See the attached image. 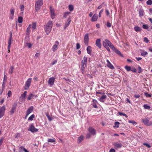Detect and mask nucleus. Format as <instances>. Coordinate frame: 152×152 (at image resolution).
Returning a JSON list of instances; mask_svg holds the SVG:
<instances>
[{"mask_svg":"<svg viewBox=\"0 0 152 152\" xmlns=\"http://www.w3.org/2000/svg\"><path fill=\"white\" fill-rule=\"evenodd\" d=\"M53 25V22L51 21H49L44 26V30L47 34H49L50 32Z\"/></svg>","mask_w":152,"mask_h":152,"instance_id":"nucleus-1","label":"nucleus"},{"mask_svg":"<svg viewBox=\"0 0 152 152\" xmlns=\"http://www.w3.org/2000/svg\"><path fill=\"white\" fill-rule=\"evenodd\" d=\"M102 44L104 47L109 46L111 49L114 48V45L107 39H105L103 41Z\"/></svg>","mask_w":152,"mask_h":152,"instance_id":"nucleus-2","label":"nucleus"},{"mask_svg":"<svg viewBox=\"0 0 152 152\" xmlns=\"http://www.w3.org/2000/svg\"><path fill=\"white\" fill-rule=\"evenodd\" d=\"M43 4L42 0H38L35 3V9L37 11L40 8L41 6Z\"/></svg>","mask_w":152,"mask_h":152,"instance_id":"nucleus-3","label":"nucleus"},{"mask_svg":"<svg viewBox=\"0 0 152 152\" xmlns=\"http://www.w3.org/2000/svg\"><path fill=\"white\" fill-rule=\"evenodd\" d=\"M28 130L31 132L32 133L37 132L38 131V129L35 128L34 126V124H32L29 126Z\"/></svg>","mask_w":152,"mask_h":152,"instance_id":"nucleus-4","label":"nucleus"},{"mask_svg":"<svg viewBox=\"0 0 152 152\" xmlns=\"http://www.w3.org/2000/svg\"><path fill=\"white\" fill-rule=\"evenodd\" d=\"M32 81V78H29L28 79L25 83V90H28V89L29 87L31 85V83Z\"/></svg>","mask_w":152,"mask_h":152,"instance_id":"nucleus-5","label":"nucleus"},{"mask_svg":"<svg viewBox=\"0 0 152 152\" xmlns=\"http://www.w3.org/2000/svg\"><path fill=\"white\" fill-rule=\"evenodd\" d=\"M59 45V42L58 41H56L55 42L52 48V50L53 52H55L57 50Z\"/></svg>","mask_w":152,"mask_h":152,"instance_id":"nucleus-6","label":"nucleus"},{"mask_svg":"<svg viewBox=\"0 0 152 152\" xmlns=\"http://www.w3.org/2000/svg\"><path fill=\"white\" fill-rule=\"evenodd\" d=\"M5 110V106L0 107V118H2L4 115Z\"/></svg>","mask_w":152,"mask_h":152,"instance_id":"nucleus-7","label":"nucleus"},{"mask_svg":"<svg viewBox=\"0 0 152 152\" xmlns=\"http://www.w3.org/2000/svg\"><path fill=\"white\" fill-rule=\"evenodd\" d=\"M142 121L144 124L146 125L149 126L152 125V122L149 121L148 118L142 119Z\"/></svg>","mask_w":152,"mask_h":152,"instance_id":"nucleus-8","label":"nucleus"},{"mask_svg":"<svg viewBox=\"0 0 152 152\" xmlns=\"http://www.w3.org/2000/svg\"><path fill=\"white\" fill-rule=\"evenodd\" d=\"M50 12L51 18L52 19L54 18L56 16L54 10L51 7H50Z\"/></svg>","mask_w":152,"mask_h":152,"instance_id":"nucleus-9","label":"nucleus"},{"mask_svg":"<svg viewBox=\"0 0 152 152\" xmlns=\"http://www.w3.org/2000/svg\"><path fill=\"white\" fill-rule=\"evenodd\" d=\"M55 78L54 77H51L50 78L48 81V83L50 86H52L54 84Z\"/></svg>","mask_w":152,"mask_h":152,"instance_id":"nucleus-10","label":"nucleus"},{"mask_svg":"<svg viewBox=\"0 0 152 152\" xmlns=\"http://www.w3.org/2000/svg\"><path fill=\"white\" fill-rule=\"evenodd\" d=\"M88 34H86L85 35L84 39V42L85 43V44L86 45H88Z\"/></svg>","mask_w":152,"mask_h":152,"instance_id":"nucleus-11","label":"nucleus"},{"mask_svg":"<svg viewBox=\"0 0 152 152\" xmlns=\"http://www.w3.org/2000/svg\"><path fill=\"white\" fill-rule=\"evenodd\" d=\"M90 134L91 135H94L96 134V130L92 127H90L88 129Z\"/></svg>","mask_w":152,"mask_h":152,"instance_id":"nucleus-12","label":"nucleus"},{"mask_svg":"<svg viewBox=\"0 0 152 152\" xmlns=\"http://www.w3.org/2000/svg\"><path fill=\"white\" fill-rule=\"evenodd\" d=\"M114 48L113 49H112L116 53L118 54L119 56H120L122 57H124V56L123 54L121 53L114 46Z\"/></svg>","mask_w":152,"mask_h":152,"instance_id":"nucleus-13","label":"nucleus"},{"mask_svg":"<svg viewBox=\"0 0 152 152\" xmlns=\"http://www.w3.org/2000/svg\"><path fill=\"white\" fill-rule=\"evenodd\" d=\"M107 63V66L109 68H110L111 69H114V67L111 63L110 61L108 60H107L106 61Z\"/></svg>","mask_w":152,"mask_h":152,"instance_id":"nucleus-14","label":"nucleus"},{"mask_svg":"<svg viewBox=\"0 0 152 152\" xmlns=\"http://www.w3.org/2000/svg\"><path fill=\"white\" fill-rule=\"evenodd\" d=\"M96 45L99 48H101L102 47V45L101 43V39H97L96 42Z\"/></svg>","mask_w":152,"mask_h":152,"instance_id":"nucleus-15","label":"nucleus"},{"mask_svg":"<svg viewBox=\"0 0 152 152\" xmlns=\"http://www.w3.org/2000/svg\"><path fill=\"white\" fill-rule=\"evenodd\" d=\"M33 110V106H31L27 110L26 112V116H27L30 113H31Z\"/></svg>","mask_w":152,"mask_h":152,"instance_id":"nucleus-16","label":"nucleus"},{"mask_svg":"<svg viewBox=\"0 0 152 152\" xmlns=\"http://www.w3.org/2000/svg\"><path fill=\"white\" fill-rule=\"evenodd\" d=\"M98 16L97 14H94L92 17L91 20L93 22H95L96 21L98 20Z\"/></svg>","mask_w":152,"mask_h":152,"instance_id":"nucleus-17","label":"nucleus"},{"mask_svg":"<svg viewBox=\"0 0 152 152\" xmlns=\"http://www.w3.org/2000/svg\"><path fill=\"white\" fill-rule=\"evenodd\" d=\"M14 11V10L13 9H11L10 10V13L11 15L10 17V18L11 20L13 18Z\"/></svg>","mask_w":152,"mask_h":152,"instance_id":"nucleus-18","label":"nucleus"},{"mask_svg":"<svg viewBox=\"0 0 152 152\" xmlns=\"http://www.w3.org/2000/svg\"><path fill=\"white\" fill-rule=\"evenodd\" d=\"M71 22V20L70 18H69L68 19L67 21L66 22L65 26H64V28L65 29L70 24Z\"/></svg>","mask_w":152,"mask_h":152,"instance_id":"nucleus-19","label":"nucleus"},{"mask_svg":"<svg viewBox=\"0 0 152 152\" xmlns=\"http://www.w3.org/2000/svg\"><path fill=\"white\" fill-rule=\"evenodd\" d=\"M107 96L106 95H103L101 97L99 98V100L102 102H104L106 99Z\"/></svg>","mask_w":152,"mask_h":152,"instance_id":"nucleus-20","label":"nucleus"},{"mask_svg":"<svg viewBox=\"0 0 152 152\" xmlns=\"http://www.w3.org/2000/svg\"><path fill=\"white\" fill-rule=\"evenodd\" d=\"M27 91H25L23 94H22L20 96V99L23 100H25L26 95Z\"/></svg>","mask_w":152,"mask_h":152,"instance_id":"nucleus-21","label":"nucleus"},{"mask_svg":"<svg viewBox=\"0 0 152 152\" xmlns=\"http://www.w3.org/2000/svg\"><path fill=\"white\" fill-rule=\"evenodd\" d=\"M31 24H29L27 28L26 34L28 35L30 34L31 31Z\"/></svg>","mask_w":152,"mask_h":152,"instance_id":"nucleus-22","label":"nucleus"},{"mask_svg":"<svg viewBox=\"0 0 152 152\" xmlns=\"http://www.w3.org/2000/svg\"><path fill=\"white\" fill-rule=\"evenodd\" d=\"M87 57L86 56H85L83 57V60L81 61V63L87 64Z\"/></svg>","mask_w":152,"mask_h":152,"instance_id":"nucleus-23","label":"nucleus"},{"mask_svg":"<svg viewBox=\"0 0 152 152\" xmlns=\"http://www.w3.org/2000/svg\"><path fill=\"white\" fill-rule=\"evenodd\" d=\"M86 65L87 64H86L81 63V70L82 71V73L83 74L84 73V69H85V66H86Z\"/></svg>","mask_w":152,"mask_h":152,"instance_id":"nucleus-24","label":"nucleus"},{"mask_svg":"<svg viewBox=\"0 0 152 152\" xmlns=\"http://www.w3.org/2000/svg\"><path fill=\"white\" fill-rule=\"evenodd\" d=\"M34 96V94L31 93L30 94L28 95V97L27 98V99L28 100H30L31 99H33Z\"/></svg>","mask_w":152,"mask_h":152,"instance_id":"nucleus-25","label":"nucleus"},{"mask_svg":"<svg viewBox=\"0 0 152 152\" xmlns=\"http://www.w3.org/2000/svg\"><path fill=\"white\" fill-rule=\"evenodd\" d=\"M64 79L68 83L70 84L71 85H72L73 84V82L71 81L69 79L66 78H64Z\"/></svg>","mask_w":152,"mask_h":152,"instance_id":"nucleus-26","label":"nucleus"},{"mask_svg":"<svg viewBox=\"0 0 152 152\" xmlns=\"http://www.w3.org/2000/svg\"><path fill=\"white\" fill-rule=\"evenodd\" d=\"M144 12L143 10L140 9L139 11V16L140 17H142L144 15Z\"/></svg>","mask_w":152,"mask_h":152,"instance_id":"nucleus-27","label":"nucleus"},{"mask_svg":"<svg viewBox=\"0 0 152 152\" xmlns=\"http://www.w3.org/2000/svg\"><path fill=\"white\" fill-rule=\"evenodd\" d=\"M114 145V146L116 148H120L122 146L121 144L118 142L115 143Z\"/></svg>","mask_w":152,"mask_h":152,"instance_id":"nucleus-28","label":"nucleus"},{"mask_svg":"<svg viewBox=\"0 0 152 152\" xmlns=\"http://www.w3.org/2000/svg\"><path fill=\"white\" fill-rule=\"evenodd\" d=\"M87 53L90 54L91 52V47L90 46H88L87 48Z\"/></svg>","mask_w":152,"mask_h":152,"instance_id":"nucleus-29","label":"nucleus"},{"mask_svg":"<svg viewBox=\"0 0 152 152\" xmlns=\"http://www.w3.org/2000/svg\"><path fill=\"white\" fill-rule=\"evenodd\" d=\"M134 30L137 32L140 31H141V28L138 26H136L134 27Z\"/></svg>","mask_w":152,"mask_h":152,"instance_id":"nucleus-30","label":"nucleus"},{"mask_svg":"<svg viewBox=\"0 0 152 152\" xmlns=\"http://www.w3.org/2000/svg\"><path fill=\"white\" fill-rule=\"evenodd\" d=\"M14 69V67L13 66H10L9 70V73L10 74H12L13 72Z\"/></svg>","mask_w":152,"mask_h":152,"instance_id":"nucleus-31","label":"nucleus"},{"mask_svg":"<svg viewBox=\"0 0 152 152\" xmlns=\"http://www.w3.org/2000/svg\"><path fill=\"white\" fill-rule=\"evenodd\" d=\"M48 141L49 142H56V140L54 138H53L52 139H48Z\"/></svg>","mask_w":152,"mask_h":152,"instance_id":"nucleus-32","label":"nucleus"},{"mask_svg":"<svg viewBox=\"0 0 152 152\" xmlns=\"http://www.w3.org/2000/svg\"><path fill=\"white\" fill-rule=\"evenodd\" d=\"M83 139V136H80L78 138L77 142L78 143L80 142Z\"/></svg>","mask_w":152,"mask_h":152,"instance_id":"nucleus-33","label":"nucleus"},{"mask_svg":"<svg viewBox=\"0 0 152 152\" xmlns=\"http://www.w3.org/2000/svg\"><path fill=\"white\" fill-rule=\"evenodd\" d=\"M68 8L70 11H72L74 10V6L70 4L68 6Z\"/></svg>","mask_w":152,"mask_h":152,"instance_id":"nucleus-34","label":"nucleus"},{"mask_svg":"<svg viewBox=\"0 0 152 152\" xmlns=\"http://www.w3.org/2000/svg\"><path fill=\"white\" fill-rule=\"evenodd\" d=\"M33 44L31 43L26 42L25 43L26 46H27L29 48H30L31 47Z\"/></svg>","mask_w":152,"mask_h":152,"instance_id":"nucleus-35","label":"nucleus"},{"mask_svg":"<svg viewBox=\"0 0 152 152\" xmlns=\"http://www.w3.org/2000/svg\"><path fill=\"white\" fill-rule=\"evenodd\" d=\"M12 34H11V35L9 38L8 41V45H11L12 43Z\"/></svg>","mask_w":152,"mask_h":152,"instance_id":"nucleus-36","label":"nucleus"},{"mask_svg":"<svg viewBox=\"0 0 152 152\" xmlns=\"http://www.w3.org/2000/svg\"><path fill=\"white\" fill-rule=\"evenodd\" d=\"M31 26L32 29L33 30L36 29V23L35 22L32 23L31 25Z\"/></svg>","mask_w":152,"mask_h":152,"instance_id":"nucleus-37","label":"nucleus"},{"mask_svg":"<svg viewBox=\"0 0 152 152\" xmlns=\"http://www.w3.org/2000/svg\"><path fill=\"white\" fill-rule=\"evenodd\" d=\"M35 115L34 114H32L28 118V121H31L33 120V119L34 118Z\"/></svg>","mask_w":152,"mask_h":152,"instance_id":"nucleus-38","label":"nucleus"},{"mask_svg":"<svg viewBox=\"0 0 152 152\" xmlns=\"http://www.w3.org/2000/svg\"><path fill=\"white\" fill-rule=\"evenodd\" d=\"M125 69H126V70L128 71H130L131 70V68L130 66H125Z\"/></svg>","mask_w":152,"mask_h":152,"instance_id":"nucleus-39","label":"nucleus"},{"mask_svg":"<svg viewBox=\"0 0 152 152\" xmlns=\"http://www.w3.org/2000/svg\"><path fill=\"white\" fill-rule=\"evenodd\" d=\"M99 94H100L102 95H103L104 94V92L103 91H100V92H97L96 93V95L97 96L99 97L100 96L98 95Z\"/></svg>","mask_w":152,"mask_h":152,"instance_id":"nucleus-40","label":"nucleus"},{"mask_svg":"<svg viewBox=\"0 0 152 152\" xmlns=\"http://www.w3.org/2000/svg\"><path fill=\"white\" fill-rule=\"evenodd\" d=\"M23 18L21 17H19L18 18V22L19 23H22L23 22Z\"/></svg>","mask_w":152,"mask_h":152,"instance_id":"nucleus-41","label":"nucleus"},{"mask_svg":"<svg viewBox=\"0 0 152 152\" xmlns=\"http://www.w3.org/2000/svg\"><path fill=\"white\" fill-rule=\"evenodd\" d=\"M115 126H114V128H118L119 126V125L120 124V123L118 122H115Z\"/></svg>","mask_w":152,"mask_h":152,"instance_id":"nucleus-42","label":"nucleus"},{"mask_svg":"<svg viewBox=\"0 0 152 152\" xmlns=\"http://www.w3.org/2000/svg\"><path fill=\"white\" fill-rule=\"evenodd\" d=\"M15 110V107H12V108L10 112L11 114H13L14 113Z\"/></svg>","mask_w":152,"mask_h":152,"instance_id":"nucleus-43","label":"nucleus"},{"mask_svg":"<svg viewBox=\"0 0 152 152\" xmlns=\"http://www.w3.org/2000/svg\"><path fill=\"white\" fill-rule=\"evenodd\" d=\"M19 149L20 152H23L25 150V148L23 147H20L19 148Z\"/></svg>","mask_w":152,"mask_h":152,"instance_id":"nucleus-44","label":"nucleus"},{"mask_svg":"<svg viewBox=\"0 0 152 152\" xmlns=\"http://www.w3.org/2000/svg\"><path fill=\"white\" fill-rule=\"evenodd\" d=\"M70 13L69 12H66L64 13V18H66L67 17L68 15L70 14Z\"/></svg>","mask_w":152,"mask_h":152,"instance_id":"nucleus-45","label":"nucleus"},{"mask_svg":"<svg viewBox=\"0 0 152 152\" xmlns=\"http://www.w3.org/2000/svg\"><path fill=\"white\" fill-rule=\"evenodd\" d=\"M141 54L142 56H145L148 54V53L146 51H144L142 52Z\"/></svg>","mask_w":152,"mask_h":152,"instance_id":"nucleus-46","label":"nucleus"},{"mask_svg":"<svg viewBox=\"0 0 152 152\" xmlns=\"http://www.w3.org/2000/svg\"><path fill=\"white\" fill-rule=\"evenodd\" d=\"M12 95V92L11 91H8L7 93V96L8 97L7 98H9L10 96H11Z\"/></svg>","mask_w":152,"mask_h":152,"instance_id":"nucleus-47","label":"nucleus"},{"mask_svg":"<svg viewBox=\"0 0 152 152\" xmlns=\"http://www.w3.org/2000/svg\"><path fill=\"white\" fill-rule=\"evenodd\" d=\"M144 107L146 109H149L150 108V107L148 104H144L143 105Z\"/></svg>","mask_w":152,"mask_h":152,"instance_id":"nucleus-48","label":"nucleus"},{"mask_svg":"<svg viewBox=\"0 0 152 152\" xmlns=\"http://www.w3.org/2000/svg\"><path fill=\"white\" fill-rule=\"evenodd\" d=\"M20 10L21 11H22V13H23V11L24 10V6L23 5H20Z\"/></svg>","mask_w":152,"mask_h":152,"instance_id":"nucleus-49","label":"nucleus"},{"mask_svg":"<svg viewBox=\"0 0 152 152\" xmlns=\"http://www.w3.org/2000/svg\"><path fill=\"white\" fill-rule=\"evenodd\" d=\"M118 114L119 115L121 116L123 115L124 116L126 117H128L127 115L125 113H123L121 112H119Z\"/></svg>","mask_w":152,"mask_h":152,"instance_id":"nucleus-50","label":"nucleus"},{"mask_svg":"<svg viewBox=\"0 0 152 152\" xmlns=\"http://www.w3.org/2000/svg\"><path fill=\"white\" fill-rule=\"evenodd\" d=\"M142 28L146 29H147L148 28V26L147 25L144 24L142 26Z\"/></svg>","mask_w":152,"mask_h":152,"instance_id":"nucleus-51","label":"nucleus"},{"mask_svg":"<svg viewBox=\"0 0 152 152\" xmlns=\"http://www.w3.org/2000/svg\"><path fill=\"white\" fill-rule=\"evenodd\" d=\"M148 5H151L152 4V1L151 0H148L146 2Z\"/></svg>","mask_w":152,"mask_h":152,"instance_id":"nucleus-52","label":"nucleus"},{"mask_svg":"<svg viewBox=\"0 0 152 152\" xmlns=\"http://www.w3.org/2000/svg\"><path fill=\"white\" fill-rule=\"evenodd\" d=\"M128 122L129 123H131L133 124H137L136 122L134 121H129Z\"/></svg>","mask_w":152,"mask_h":152,"instance_id":"nucleus-53","label":"nucleus"},{"mask_svg":"<svg viewBox=\"0 0 152 152\" xmlns=\"http://www.w3.org/2000/svg\"><path fill=\"white\" fill-rule=\"evenodd\" d=\"M21 134L20 133H17L15 134V137H20Z\"/></svg>","mask_w":152,"mask_h":152,"instance_id":"nucleus-54","label":"nucleus"},{"mask_svg":"<svg viewBox=\"0 0 152 152\" xmlns=\"http://www.w3.org/2000/svg\"><path fill=\"white\" fill-rule=\"evenodd\" d=\"M137 70L138 73H140L142 71V68L140 66H139L138 67Z\"/></svg>","mask_w":152,"mask_h":152,"instance_id":"nucleus-55","label":"nucleus"},{"mask_svg":"<svg viewBox=\"0 0 152 152\" xmlns=\"http://www.w3.org/2000/svg\"><path fill=\"white\" fill-rule=\"evenodd\" d=\"M46 116H47L48 120L49 121H51L52 120V118L48 114L46 115Z\"/></svg>","mask_w":152,"mask_h":152,"instance_id":"nucleus-56","label":"nucleus"},{"mask_svg":"<svg viewBox=\"0 0 152 152\" xmlns=\"http://www.w3.org/2000/svg\"><path fill=\"white\" fill-rule=\"evenodd\" d=\"M143 145H145L146 146H147L148 148H150L151 147V145L149 144H148L146 143H144Z\"/></svg>","mask_w":152,"mask_h":152,"instance_id":"nucleus-57","label":"nucleus"},{"mask_svg":"<svg viewBox=\"0 0 152 152\" xmlns=\"http://www.w3.org/2000/svg\"><path fill=\"white\" fill-rule=\"evenodd\" d=\"M131 71L134 72H137L136 69L134 67H132Z\"/></svg>","mask_w":152,"mask_h":152,"instance_id":"nucleus-58","label":"nucleus"},{"mask_svg":"<svg viewBox=\"0 0 152 152\" xmlns=\"http://www.w3.org/2000/svg\"><path fill=\"white\" fill-rule=\"evenodd\" d=\"M145 96L146 97H151V95L147 93H145Z\"/></svg>","mask_w":152,"mask_h":152,"instance_id":"nucleus-59","label":"nucleus"},{"mask_svg":"<svg viewBox=\"0 0 152 152\" xmlns=\"http://www.w3.org/2000/svg\"><path fill=\"white\" fill-rule=\"evenodd\" d=\"M103 9L101 10L99 13V17H100L101 16L103 12Z\"/></svg>","mask_w":152,"mask_h":152,"instance_id":"nucleus-60","label":"nucleus"},{"mask_svg":"<svg viewBox=\"0 0 152 152\" xmlns=\"http://www.w3.org/2000/svg\"><path fill=\"white\" fill-rule=\"evenodd\" d=\"M144 41L146 43L148 42L149 41L148 39L146 37H145L144 38Z\"/></svg>","mask_w":152,"mask_h":152,"instance_id":"nucleus-61","label":"nucleus"},{"mask_svg":"<svg viewBox=\"0 0 152 152\" xmlns=\"http://www.w3.org/2000/svg\"><path fill=\"white\" fill-rule=\"evenodd\" d=\"M80 48V44L78 43H77L76 44V48L77 49H78Z\"/></svg>","mask_w":152,"mask_h":152,"instance_id":"nucleus-62","label":"nucleus"},{"mask_svg":"<svg viewBox=\"0 0 152 152\" xmlns=\"http://www.w3.org/2000/svg\"><path fill=\"white\" fill-rule=\"evenodd\" d=\"M107 27H111V24L109 22H108L107 23Z\"/></svg>","mask_w":152,"mask_h":152,"instance_id":"nucleus-63","label":"nucleus"},{"mask_svg":"<svg viewBox=\"0 0 152 152\" xmlns=\"http://www.w3.org/2000/svg\"><path fill=\"white\" fill-rule=\"evenodd\" d=\"M4 98H2V99H1L0 100V104H2L4 102Z\"/></svg>","mask_w":152,"mask_h":152,"instance_id":"nucleus-64","label":"nucleus"}]
</instances>
